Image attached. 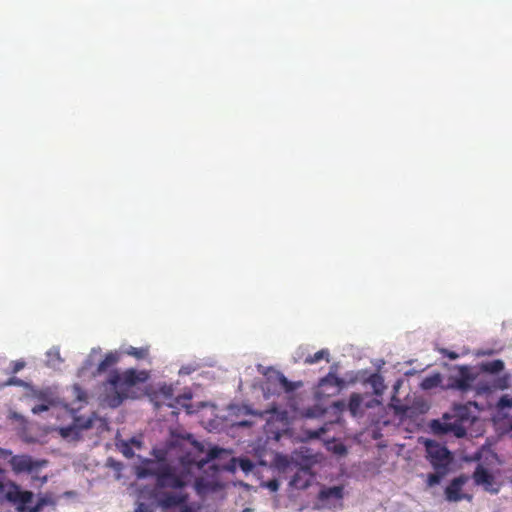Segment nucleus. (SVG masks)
<instances>
[{"instance_id":"obj_2","label":"nucleus","mask_w":512,"mask_h":512,"mask_svg":"<svg viewBox=\"0 0 512 512\" xmlns=\"http://www.w3.org/2000/svg\"><path fill=\"white\" fill-rule=\"evenodd\" d=\"M171 489L168 492L158 491L156 506L163 512L179 510V512H198L199 508L190 503L189 493L185 491L189 485V477L185 474L181 479H171Z\"/></svg>"},{"instance_id":"obj_36","label":"nucleus","mask_w":512,"mask_h":512,"mask_svg":"<svg viewBox=\"0 0 512 512\" xmlns=\"http://www.w3.org/2000/svg\"><path fill=\"white\" fill-rule=\"evenodd\" d=\"M325 359L327 362H329V351L328 349H321L318 352H316L313 356H308L305 359V363L307 364H315L321 360Z\"/></svg>"},{"instance_id":"obj_22","label":"nucleus","mask_w":512,"mask_h":512,"mask_svg":"<svg viewBox=\"0 0 512 512\" xmlns=\"http://www.w3.org/2000/svg\"><path fill=\"white\" fill-rule=\"evenodd\" d=\"M28 396L40 402L55 401L53 390L50 387L40 389L30 386Z\"/></svg>"},{"instance_id":"obj_14","label":"nucleus","mask_w":512,"mask_h":512,"mask_svg":"<svg viewBox=\"0 0 512 512\" xmlns=\"http://www.w3.org/2000/svg\"><path fill=\"white\" fill-rule=\"evenodd\" d=\"M467 481L468 476L464 474L453 478L444 490L445 499L448 502H460L461 498L463 497L460 496L462 493V488L467 483Z\"/></svg>"},{"instance_id":"obj_58","label":"nucleus","mask_w":512,"mask_h":512,"mask_svg":"<svg viewBox=\"0 0 512 512\" xmlns=\"http://www.w3.org/2000/svg\"><path fill=\"white\" fill-rule=\"evenodd\" d=\"M128 442L130 443L131 446L133 445L137 448H140L142 446V442L135 437H132Z\"/></svg>"},{"instance_id":"obj_7","label":"nucleus","mask_w":512,"mask_h":512,"mask_svg":"<svg viewBox=\"0 0 512 512\" xmlns=\"http://www.w3.org/2000/svg\"><path fill=\"white\" fill-rule=\"evenodd\" d=\"M474 483L490 494H498L500 491V484L497 483L494 474L486 468L483 464H478L472 474Z\"/></svg>"},{"instance_id":"obj_13","label":"nucleus","mask_w":512,"mask_h":512,"mask_svg":"<svg viewBox=\"0 0 512 512\" xmlns=\"http://www.w3.org/2000/svg\"><path fill=\"white\" fill-rule=\"evenodd\" d=\"M510 388V375L503 374L496 376L492 382H479L475 388L477 395L489 394L493 391L506 390Z\"/></svg>"},{"instance_id":"obj_29","label":"nucleus","mask_w":512,"mask_h":512,"mask_svg":"<svg viewBox=\"0 0 512 512\" xmlns=\"http://www.w3.org/2000/svg\"><path fill=\"white\" fill-rule=\"evenodd\" d=\"M443 377L440 373H433L424 377L421 381V388L423 390H431L442 385Z\"/></svg>"},{"instance_id":"obj_24","label":"nucleus","mask_w":512,"mask_h":512,"mask_svg":"<svg viewBox=\"0 0 512 512\" xmlns=\"http://www.w3.org/2000/svg\"><path fill=\"white\" fill-rule=\"evenodd\" d=\"M58 433L62 438L71 441H78L81 438V433L73 422L69 425L59 427Z\"/></svg>"},{"instance_id":"obj_62","label":"nucleus","mask_w":512,"mask_h":512,"mask_svg":"<svg viewBox=\"0 0 512 512\" xmlns=\"http://www.w3.org/2000/svg\"><path fill=\"white\" fill-rule=\"evenodd\" d=\"M460 496H463V497L461 498V501H462V500H468V501H471V500H472V496H471V495H469V494L461 493V495H460Z\"/></svg>"},{"instance_id":"obj_27","label":"nucleus","mask_w":512,"mask_h":512,"mask_svg":"<svg viewBox=\"0 0 512 512\" xmlns=\"http://www.w3.org/2000/svg\"><path fill=\"white\" fill-rule=\"evenodd\" d=\"M275 464L278 470L282 473H287L295 470L293 455H291V457L277 455L275 458Z\"/></svg>"},{"instance_id":"obj_44","label":"nucleus","mask_w":512,"mask_h":512,"mask_svg":"<svg viewBox=\"0 0 512 512\" xmlns=\"http://www.w3.org/2000/svg\"><path fill=\"white\" fill-rule=\"evenodd\" d=\"M6 385H7V386H12V385H14V386H19V387L30 388V385H29L27 382H25V381H23L22 379L17 378V377H11V378H9V379L7 380V382H6Z\"/></svg>"},{"instance_id":"obj_34","label":"nucleus","mask_w":512,"mask_h":512,"mask_svg":"<svg viewBox=\"0 0 512 512\" xmlns=\"http://www.w3.org/2000/svg\"><path fill=\"white\" fill-rule=\"evenodd\" d=\"M448 473L441 470H434L433 473H429L427 475V486L428 487H434L441 483L442 479L447 475Z\"/></svg>"},{"instance_id":"obj_17","label":"nucleus","mask_w":512,"mask_h":512,"mask_svg":"<svg viewBox=\"0 0 512 512\" xmlns=\"http://www.w3.org/2000/svg\"><path fill=\"white\" fill-rule=\"evenodd\" d=\"M314 479L315 474L313 472H304L302 469H295V473L289 481V486L305 490L311 486Z\"/></svg>"},{"instance_id":"obj_16","label":"nucleus","mask_w":512,"mask_h":512,"mask_svg":"<svg viewBox=\"0 0 512 512\" xmlns=\"http://www.w3.org/2000/svg\"><path fill=\"white\" fill-rule=\"evenodd\" d=\"M127 389L122 385L114 387L107 383L106 388V401L111 408H116L122 404L124 399L127 398Z\"/></svg>"},{"instance_id":"obj_43","label":"nucleus","mask_w":512,"mask_h":512,"mask_svg":"<svg viewBox=\"0 0 512 512\" xmlns=\"http://www.w3.org/2000/svg\"><path fill=\"white\" fill-rule=\"evenodd\" d=\"M262 486L267 488L271 492H277L280 487V483H279L278 479L273 478V479H270V480L262 483Z\"/></svg>"},{"instance_id":"obj_25","label":"nucleus","mask_w":512,"mask_h":512,"mask_svg":"<svg viewBox=\"0 0 512 512\" xmlns=\"http://www.w3.org/2000/svg\"><path fill=\"white\" fill-rule=\"evenodd\" d=\"M119 360L117 352H109L105 355L104 359L100 361L97 366L95 374L106 372L110 367L115 365Z\"/></svg>"},{"instance_id":"obj_41","label":"nucleus","mask_w":512,"mask_h":512,"mask_svg":"<svg viewBox=\"0 0 512 512\" xmlns=\"http://www.w3.org/2000/svg\"><path fill=\"white\" fill-rule=\"evenodd\" d=\"M55 405V401L53 402H40V404L38 405H35L31 411L34 415H38V414H41L43 412H46L48 411L52 406Z\"/></svg>"},{"instance_id":"obj_33","label":"nucleus","mask_w":512,"mask_h":512,"mask_svg":"<svg viewBox=\"0 0 512 512\" xmlns=\"http://www.w3.org/2000/svg\"><path fill=\"white\" fill-rule=\"evenodd\" d=\"M332 385L338 388H343L345 386V381L338 377L336 373L330 371L325 377L321 378L319 381V386Z\"/></svg>"},{"instance_id":"obj_32","label":"nucleus","mask_w":512,"mask_h":512,"mask_svg":"<svg viewBox=\"0 0 512 512\" xmlns=\"http://www.w3.org/2000/svg\"><path fill=\"white\" fill-rule=\"evenodd\" d=\"M368 383L371 385L373 389V393L378 397L381 396L385 390L384 379L379 374H372Z\"/></svg>"},{"instance_id":"obj_6","label":"nucleus","mask_w":512,"mask_h":512,"mask_svg":"<svg viewBox=\"0 0 512 512\" xmlns=\"http://www.w3.org/2000/svg\"><path fill=\"white\" fill-rule=\"evenodd\" d=\"M476 379L477 374L474 373L469 366L463 365L459 366L457 371L448 377L443 387L464 393L473 388V383Z\"/></svg>"},{"instance_id":"obj_20","label":"nucleus","mask_w":512,"mask_h":512,"mask_svg":"<svg viewBox=\"0 0 512 512\" xmlns=\"http://www.w3.org/2000/svg\"><path fill=\"white\" fill-rule=\"evenodd\" d=\"M70 414L73 418V423L76 425L77 429L82 433L84 430H89L93 427L95 420L97 419V414L92 413L89 417H84L82 415H78L77 409H70Z\"/></svg>"},{"instance_id":"obj_49","label":"nucleus","mask_w":512,"mask_h":512,"mask_svg":"<svg viewBox=\"0 0 512 512\" xmlns=\"http://www.w3.org/2000/svg\"><path fill=\"white\" fill-rule=\"evenodd\" d=\"M240 414L244 415H257V416H263V412L253 411L249 406H243L239 409Z\"/></svg>"},{"instance_id":"obj_8","label":"nucleus","mask_w":512,"mask_h":512,"mask_svg":"<svg viewBox=\"0 0 512 512\" xmlns=\"http://www.w3.org/2000/svg\"><path fill=\"white\" fill-rule=\"evenodd\" d=\"M6 497L10 502L17 505L19 512H29L33 508L34 493L27 490H22L19 486L11 484L6 491Z\"/></svg>"},{"instance_id":"obj_18","label":"nucleus","mask_w":512,"mask_h":512,"mask_svg":"<svg viewBox=\"0 0 512 512\" xmlns=\"http://www.w3.org/2000/svg\"><path fill=\"white\" fill-rule=\"evenodd\" d=\"M474 406L479 410V405L477 402H468L466 404H455L454 405V414H451L453 419H457L459 423H462L465 426V423L472 422L474 416L471 415L470 407Z\"/></svg>"},{"instance_id":"obj_35","label":"nucleus","mask_w":512,"mask_h":512,"mask_svg":"<svg viewBox=\"0 0 512 512\" xmlns=\"http://www.w3.org/2000/svg\"><path fill=\"white\" fill-rule=\"evenodd\" d=\"M127 355L133 356L136 359H145L148 356L149 349L148 347H140L136 348L133 346H129L125 351Z\"/></svg>"},{"instance_id":"obj_60","label":"nucleus","mask_w":512,"mask_h":512,"mask_svg":"<svg viewBox=\"0 0 512 512\" xmlns=\"http://www.w3.org/2000/svg\"><path fill=\"white\" fill-rule=\"evenodd\" d=\"M12 452L8 449L0 448V457L7 458L8 456H11Z\"/></svg>"},{"instance_id":"obj_57","label":"nucleus","mask_w":512,"mask_h":512,"mask_svg":"<svg viewBox=\"0 0 512 512\" xmlns=\"http://www.w3.org/2000/svg\"><path fill=\"white\" fill-rule=\"evenodd\" d=\"M108 465L115 470H120L122 468V464L118 461L113 460L112 458L108 460Z\"/></svg>"},{"instance_id":"obj_63","label":"nucleus","mask_w":512,"mask_h":512,"mask_svg":"<svg viewBox=\"0 0 512 512\" xmlns=\"http://www.w3.org/2000/svg\"><path fill=\"white\" fill-rule=\"evenodd\" d=\"M163 394H164L166 397H171V396H172L171 389H170V388H165V390H163Z\"/></svg>"},{"instance_id":"obj_37","label":"nucleus","mask_w":512,"mask_h":512,"mask_svg":"<svg viewBox=\"0 0 512 512\" xmlns=\"http://www.w3.org/2000/svg\"><path fill=\"white\" fill-rule=\"evenodd\" d=\"M327 412V409L326 408H323L319 405H316L312 408H308L306 411H305V417L307 418H319L321 416H324Z\"/></svg>"},{"instance_id":"obj_45","label":"nucleus","mask_w":512,"mask_h":512,"mask_svg":"<svg viewBox=\"0 0 512 512\" xmlns=\"http://www.w3.org/2000/svg\"><path fill=\"white\" fill-rule=\"evenodd\" d=\"M192 398L190 393L183 394L177 398V403L187 409L188 413H191L190 406L186 403Z\"/></svg>"},{"instance_id":"obj_9","label":"nucleus","mask_w":512,"mask_h":512,"mask_svg":"<svg viewBox=\"0 0 512 512\" xmlns=\"http://www.w3.org/2000/svg\"><path fill=\"white\" fill-rule=\"evenodd\" d=\"M10 464L16 473H33L38 472L40 469L48 464L46 460H37L29 455H15L11 456Z\"/></svg>"},{"instance_id":"obj_11","label":"nucleus","mask_w":512,"mask_h":512,"mask_svg":"<svg viewBox=\"0 0 512 512\" xmlns=\"http://www.w3.org/2000/svg\"><path fill=\"white\" fill-rule=\"evenodd\" d=\"M258 369L267 376L268 380H276L287 393H292L302 386V382L290 381L283 373L271 367L265 368L259 365Z\"/></svg>"},{"instance_id":"obj_54","label":"nucleus","mask_w":512,"mask_h":512,"mask_svg":"<svg viewBox=\"0 0 512 512\" xmlns=\"http://www.w3.org/2000/svg\"><path fill=\"white\" fill-rule=\"evenodd\" d=\"M441 353L448 357L450 360H456L458 358V354L454 351H449L447 349H442Z\"/></svg>"},{"instance_id":"obj_1","label":"nucleus","mask_w":512,"mask_h":512,"mask_svg":"<svg viewBox=\"0 0 512 512\" xmlns=\"http://www.w3.org/2000/svg\"><path fill=\"white\" fill-rule=\"evenodd\" d=\"M186 473L175 467H156L150 459H144L143 463L135 468V475L138 479L153 477L155 479L152 487L145 486L142 492H146L149 499L156 504L158 491L168 492L171 489V479H181Z\"/></svg>"},{"instance_id":"obj_46","label":"nucleus","mask_w":512,"mask_h":512,"mask_svg":"<svg viewBox=\"0 0 512 512\" xmlns=\"http://www.w3.org/2000/svg\"><path fill=\"white\" fill-rule=\"evenodd\" d=\"M9 419L17 421L23 426H25L27 424L26 418L22 414H20L16 411H11L9 413Z\"/></svg>"},{"instance_id":"obj_59","label":"nucleus","mask_w":512,"mask_h":512,"mask_svg":"<svg viewBox=\"0 0 512 512\" xmlns=\"http://www.w3.org/2000/svg\"><path fill=\"white\" fill-rule=\"evenodd\" d=\"M337 454L339 455H346L347 454V448L345 445L340 444L336 449Z\"/></svg>"},{"instance_id":"obj_61","label":"nucleus","mask_w":512,"mask_h":512,"mask_svg":"<svg viewBox=\"0 0 512 512\" xmlns=\"http://www.w3.org/2000/svg\"><path fill=\"white\" fill-rule=\"evenodd\" d=\"M100 353H101V348H100V347H95V348H92V349H91V352H90V354H89V355H91V356H94V357H95V356H97V355H98V354H100Z\"/></svg>"},{"instance_id":"obj_3","label":"nucleus","mask_w":512,"mask_h":512,"mask_svg":"<svg viewBox=\"0 0 512 512\" xmlns=\"http://www.w3.org/2000/svg\"><path fill=\"white\" fill-rule=\"evenodd\" d=\"M425 448L426 458L434 470L450 472L454 463V454L445 446L432 439H422Z\"/></svg>"},{"instance_id":"obj_38","label":"nucleus","mask_w":512,"mask_h":512,"mask_svg":"<svg viewBox=\"0 0 512 512\" xmlns=\"http://www.w3.org/2000/svg\"><path fill=\"white\" fill-rule=\"evenodd\" d=\"M118 448L120 452L123 454V456L126 457L127 459H130L135 455L132 446L128 441L121 440L118 444Z\"/></svg>"},{"instance_id":"obj_26","label":"nucleus","mask_w":512,"mask_h":512,"mask_svg":"<svg viewBox=\"0 0 512 512\" xmlns=\"http://www.w3.org/2000/svg\"><path fill=\"white\" fill-rule=\"evenodd\" d=\"M46 365L50 368H58L62 363L63 359L60 355V350L58 346H53L46 352Z\"/></svg>"},{"instance_id":"obj_40","label":"nucleus","mask_w":512,"mask_h":512,"mask_svg":"<svg viewBox=\"0 0 512 512\" xmlns=\"http://www.w3.org/2000/svg\"><path fill=\"white\" fill-rule=\"evenodd\" d=\"M327 432L326 427L322 426L317 430H308L306 431L305 438L301 439V441H307L311 439H318L322 437Z\"/></svg>"},{"instance_id":"obj_48","label":"nucleus","mask_w":512,"mask_h":512,"mask_svg":"<svg viewBox=\"0 0 512 512\" xmlns=\"http://www.w3.org/2000/svg\"><path fill=\"white\" fill-rule=\"evenodd\" d=\"M134 512H153V510L144 502H136L135 503Z\"/></svg>"},{"instance_id":"obj_31","label":"nucleus","mask_w":512,"mask_h":512,"mask_svg":"<svg viewBox=\"0 0 512 512\" xmlns=\"http://www.w3.org/2000/svg\"><path fill=\"white\" fill-rule=\"evenodd\" d=\"M363 397L359 393H352L349 398V402L346 407L349 409L352 416H357L360 412V408L363 405Z\"/></svg>"},{"instance_id":"obj_5","label":"nucleus","mask_w":512,"mask_h":512,"mask_svg":"<svg viewBox=\"0 0 512 512\" xmlns=\"http://www.w3.org/2000/svg\"><path fill=\"white\" fill-rule=\"evenodd\" d=\"M428 428L436 436L453 435L457 438H463L467 434L466 427L453 419L449 413L443 414L441 418L432 419L428 423Z\"/></svg>"},{"instance_id":"obj_23","label":"nucleus","mask_w":512,"mask_h":512,"mask_svg":"<svg viewBox=\"0 0 512 512\" xmlns=\"http://www.w3.org/2000/svg\"><path fill=\"white\" fill-rule=\"evenodd\" d=\"M343 498V487L334 485L322 488L318 494L319 501L326 502L330 499L340 500Z\"/></svg>"},{"instance_id":"obj_19","label":"nucleus","mask_w":512,"mask_h":512,"mask_svg":"<svg viewBox=\"0 0 512 512\" xmlns=\"http://www.w3.org/2000/svg\"><path fill=\"white\" fill-rule=\"evenodd\" d=\"M275 418L282 424V429H277L273 431V439L279 441L283 437H292L293 431L289 426V415L287 411H281L276 413Z\"/></svg>"},{"instance_id":"obj_10","label":"nucleus","mask_w":512,"mask_h":512,"mask_svg":"<svg viewBox=\"0 0 512 512\" xmlns=\"http://www.w3.org/2000/svg\"><path fill=\"white\" fill-rule=\"evenodd\" d=\"M144 380L145 377H142L136 370L129 369L124 374H120L116 371L111 372L108 376L107 382L109 385H113L114 387L122 385L128 389L139 382H143Z\"/></svg>"},{"instance_id":"obj_39","label":"nucleus","mask_w":512,"mask_h":512,"mask_svg":"<svg viewBox=\"0 0 512 512\" xmlns=\"http://www.w3.org/2000/svg\"><path fill=\"white\" fill-rule=\"evenodd\" d=\"M49 504H52L51 498L48 496H41L38 498L37 502L33 508L29 510V512H40L45 506Z\"/></svg>"},{"instance_id":"obj_42","label":"nucleus","mask_w":512,"mask_h":512,"mask_svg":"<svg viewBox=\"0 0 512 512\" xmlns=\"http://www.w3.org/2000/svg\"><path fill=\"white\" fill-rule=\"evenodd\" d=\"M498 407L500 409L512 408V397L509 395H502L498 400Z\"/></svg>"},{"instance_id":"obj_15","label":"nucleus","mask_w":512,"mask_h":512,"mask_svg":"<svg viewBox=\"0 0 512 512\" xmlns=\"http://www.w3.org/2000/svg\"><path fill=\"white\" fill-rule=\"evenodd\" d=\"M189 443L193 446L195 450L202 453L205 450V447L202 443L195 440L192 436V434L186 433V434H179L176 432L171 433V439H170V447L171 448H179L183 449L185 443Z\"/></svg>"},{"instance_id":"obj_51","label":"nucleus","mask_w":512,"mask_h":512,"mask_svg":"<svg viewBox=\"0 0 512 512\" xmlns=\"http://www.w3.org/2000/svg\"><path fill=\"white\" fill-rule=\"evenodd\" d=\"M380 404H381V401L377 397L369 399L368 401L363 403V405L366 409H371V408L377 407Z\"/></svg>"},{"instance_id":"obj_50","label":"nucleus","mask_w":512,"mask_h":512,"mask_svg":"<svg viewBox=\"0 0 512 512\" xmlns=\"http://www.w3.org/2000/svg\"><path fill=\"white\" fill-rule=\"evenodd\" d=\"M197 369L196 366L192 365V364H189V365H184L180 368L179 370V375H190L191 373H193L195 370Z\"/></svg>"},{"instance_id":"obj_47","label":"nucleus","mask_w":512,"mask_h":512,"mask_svg":"<svg viewBox=\"0 0 512 512\" xmlns=\"http://www.w3.org/2000/svg\"><path fill=\"white\" fill-rule=\"evenodd\" d=\"M331 408L334 410L335 414H340L345 410L346 403L344 401H335L332 403Z\"/></svg>"},{"instance_id":"obj_53","label":"nucleus","mask_w":512,"mask_h":512,"mask_svg":"<svg viewBox=\"0 0 512 512\" xmlns=\"http://www.w3.org/2000/svg\"><path fill=\"white\" fill-rule=\"evenodd\" d=\"M94 358V356L88 355L87 359L85 360L83 366L80 369V372L89 369L94 364Z\"/></svg>"},{"instance_id":"obj_4","label":"nucleus","mask_w":512,"mask_h":512,"mask_svg":"<svg viewBox=\"0 0 512 512\" xmlns=\"http://www.w3.org/2000/svg\"><path fill=\"white\" fill-rule=\"evenodd\" d=\"M389 407L400 420L415 419L430 409L428 402L422 398H415L411 403H401L395 396H392Z\"/></svg>"},{"instance_id":"obj_64","label":"nucleus","mask_w":512,"mask_h":512,"mask_svg":"<svg viewBox=\"0 0 512 512\" xmlns=\"http://www.w3.org/2000/svg\"><path fill=\"white\" fill-rule=\"evenodd\" d=\"M399 386H400V382L395 383V385H394V394H396V393H397V391H398V389H399ZM393 396H395V397H396V395H393Z\"/></svg>"},{"instance_id":"obj_21","label":"nucleus","mask_w":512,"mask_h":512,"mask_svg":"<svg viewBox=\"0 0 512 512\" xmlns=\"http://www.w3.org/2000/svg\"><path fill=\"white\" fill-rule=\"evenodd\" d=\"M236 465L239 466V468L245 472L250 473L255 468V463L248 457H239V458H232L230 463L227 464L224 469L229 472H234L236 470Z\"/></svg>"},{"instance_id":"obj_56","label":"nucleus","mask_w":512,"mask_h":512,"mask_svg":"<svg viewBox=\"0 0 512 512\" xmlns=\"http://www.w3.org/2000/svg\"><path fill=\"white\" fill-rule=\"evenodd\" d=\"M252 425H253V423L249 420H241L234 424V426L238 427V428H248Z\"/></svg>"},{"instance_id":"obj_28","label":"nucleus","mask_w":512,"mask_h":512,"mask_svg":"<svg viewBox=\"0 0 512 512\" xmlns=\"http://www.w3.org/2000/svg\"><path fill=\"white\" fill-rule=\"evenodd\" d=\"M505 364L500 359H495L490 362H484L481 364V370L485 373L497 376L504 370Z\"/></svg>"},{"instance_id":"obj_52","label":"nucleus","mask_w":512,"mask_h":512,"mask_svg":"<svg viewBox=\"0 0 512 512\" xmlns=\"http://www.w3.org/2000/svg\"><path fill=\"white\" fill-rule=\"evenodd\" d=\"M74 393H75V396H76V399L80 402L82 401H86V395L85 393L81 390V388L77 385L74 386Z\"/></svg>"},{"instance_id":"obj_30","label":"nucleus","mask_w":512,"mask_h":512,"mask_svg":"<svg viewBox=\"0 0 512 512\" xmlns=\"http://www.w3.org/2000/svg\"><path fill=\"white\" fill-rule=\"evenodd\" d=\"M230 454L231 452L227 449L218 446H211L207 451L205 462L208 463L213 460L224 459L228 457Z\"/></svg>"},{"instance_id":"obj_55","label":"nucleus","mask_w":512,"mask_h":512,"mask_svg":"<svg viewBox=\"0 0 512 512\" xmlns=\"http://www.w3.org/2000/svg\"><path fill=\"white\" fill-rule=\"evenodd\" d=\"M25 366V362L24 361H16V362H13V369H12V372L13 373H18L20 370H22Z\"/></svg>"},{"instance_id":"obj_12","label":"nucleus","mask_w":512,"mask_h":512,"mask_svg":"<svg viewBox=\"0 0 512 512\" xmlns=\"http://www.w3.org/2000/svg\"><path fill=\"white\" fill-rule=\"evenodd\" d=\"M295 469H302L304 472H313L312 468L318 462L316 455L312 454L307 448H300L293 453Z\"/></svg>"}]
</instances>
